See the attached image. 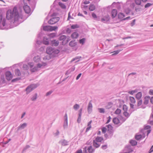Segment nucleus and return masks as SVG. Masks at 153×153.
Returning <instances> with one entry per match:
<instances>
[{
    "mask_svg": "<svg viewBox=\"0 0 153 153\" xmlns=\"http://www.w3.org/2000/svg\"><path fill=\"white\" fill-rule=\"evenodd\" d=\"M7 20L0 14V29L7 30L18 25L23 21L22 11L15 6L12 11L8 10L6 13Z\"/></svg>",
    "mask_w": 153,
    "mask_h": 153,
    "instance_id": "nucleus-1",
    "label": "nucleus"
},
{
    "mask_svg": "<svg viewBox=\"0 0 153 153\" xmlns=\"http://www.w3.org/2000/svg\"><path fill=\"white\" fill-rule=\"evenodd\" d=\"M28 65L30 68L31 71L33 72L39 70V69L43 65L38 63L37 64V66H34L33 62H29L28 63Z\"/></svg>",
    "mask_w": 153,
    "mask_h": 153,
    "instance_id": "nucleus-2",
    "label": "nucleus"
},
{
    "mask_svg": "<svg viewBox=\"0 0 153 153\" xmlns=\"http://www.w3.org/2000/svg\"><path fill=\"white\" fill-rule=\"evenodd\" d=\"M56 13H53L51 15L52 18L48 22L49 24L53 25L57 22L59 20V18L56 16Z\"/></svg>",
    "mask_w": 153,
    "mask_h": 153,
    "instance_id": "nucleus-3",
    "label": "nucleus"
},
{
    "mask_svg": "<svg viewBox=\"0 0 153 153\" xmlns=\"http://www.w3.org/2000/svg\"><path fill=\"white\" fill-rule=\"evenodd\" d=\"M46 53L49 54H52L58 53L59 51L58 50H55L54 48L51 47H48L46 49Z\"/></svg>",
    "mask_w": 153,
    "mask_h": 153,
    "instance_id": "nucleus-4",
    "label": "nucleus"
},
{
    "mask_svg": "<svg viewBox=\"0 0 153 153\" xmlns=\"http://www.w3.org/2000/svg\"><path fill=\"white\" fill-rule=\"evenodd\" d=\"M37 86L36 84H32L28 86L26 88V93L28 94L36 88Z\"/></svg>",
    "mask_w": 153,
    "mask_h": 153,
    "instance_id": "nucleus-5",
    "label": "nucleus"
},
{
    "mask_svg": "<svg viewBox=\"0 0 153 153\" xmlns=\"http://www.w3.org/2000/svg\"><path fill=\"white\" fill-rule=\"evenodd\" d=\"M106 127L108 128V133L109 134V135L108 137V138H111L113 135V132L112 131V127L111 125H107Z\"/></svg>",
    "mask_w": 153,
    "mask_h": 153,
    "instance_id": "nucleus-6",
    "label": "nucleus"
},
{
    "mask_svg": "<svg viewBox=\"0 0 153 153\" xmlns=\"http://www.w3.org/2000/svg\"><path fill=\"white\" fill-rule=\"evenodd\" d=\"M59 44V42L58 40L55 39L51 40L49 42V45L55 47L57 46Z\"/></svg>",
    "mask_w": 153,
    "mask_h": 153,
    "instance_id": "nucleus-7",
    "label": "nucleus"
},
{
    "mask_svg": "<svg viewBox=\"0 0 153 153\" xmlns=\"http://www.w3.org/2000/svg\"><path fill=\"white\" fill-rule=\"evenodd\" d=\"M68 126V117L67 113H65L64 116V122L63 124V127L65 129L67 128Z\"/></svg>",
    "mask_w": 153,
    "mask_h": 153,
    "instance_id": "nucleus-8",
    "label": "nucleus"
},
{
    "mask_svg": "<svg viewBox=\"0 0 153 153\" xmlns=\"http://www.w3.org/2000/svg\"><path fill=\"white\" fill-rule=\"evenodd\" d=\"M6 79L8 81L10 80L12 78V75L10 72L7 71L5 73Z\"/></svg>",
    "mask_w": 153,
    "mask_h": 153,
    "instance_id": "nucleus-9",
    "label": "nucleus"
},
{
    "mask_svg": "<svg viewBox=\"0 0 153 153\" xmlns=\"http://www.w3.org/2000/svg\"><path fill=\"white\" fill-rule=\"evenodd\" d=\"M110 19V17L108 15H107L104 16L101 19V21L102 22L106 23L109 21Z\"/></svg>",
    "mask_w": 153,
    "mask_h": 153,
    "instance_id": "nucleus-10",
    "label": "nucleus"
},
{
    "mask_svg": "<svg viewBox=\"0 0 153 153\" xmlns=\"http://www.w3.org/2000/svg\"><path fill=\"white\" fill-rule=\"evenodd\" d=\"M24 10L25 12L27 13H29L30 11V9L29 6L27 4H25L23 7Z\"/></svg>",
    "mask_w": 153,
    "mask_h": 153,
    "instance_id": "nucleus-11",
    "label": "nucleus"
},
{
    "mask_svg": "<svg viewBox=\"0 0 153 153\" xmlns=\"http://www.w3.org/2000/svg\"><path fill=\"white\" fill-rule=\"evenodd\" d=\"M27 124L26 123H24L22 124H20V125L17 128V131H19L21 130L24 129L27 126Z\"/></svg>",
    "mask_w": 153,
    "mask_h": 153,
    "instance_id": "nucleus-12",
    "label": "nucleus"
},
{
    "mask_svg": "<svg viewBox=\"0 0 153 153\" xmlns=\"http://www.w3.org/2000/svg\"><path fill=\"white\" fill-rule=\"evenodd\" d=\"M92 105L90 101L89 102L88 107V113L90 114L92 111Z\"/></svg>",
    "mask_w": 153,
    "mask_h": 153,
    "instance_id": "nucleus-13",
    "label": "nucleus"
},
{
    "mask_svg": "<svg viewBox=\"0 0 153 153\" xmlns=\"http://www.w3.org/2000/svg\"><path fill=\"white\" fill-rule=\"evenodd\" d=\"M50 41L47 37H44L43 39V43L45 45H47L49 44Z\"/></svg>",
    "mask_w": 153,
    "mask_h": 153,
    "instance_id": "nucleus-14",
    "label": "nucleus"
},
{
    "mask_svg": "<svg viewBox=\"0 0 153 153\" xmlns=\"http://www.w3.org/2000/svg\"><path fill=\"white\" fill-rule=\"evenodd\" d=\"M59 143L63 146H65L68 145V142L64 139L61 140Z\"/></svg>",
    "mask_w": 153,
    "mask_h": 153,
    "instance_id": "nucleus-15",
    "label": "nucleus"
},
{
    "mask_svg": "<svg viewBox=\"0 0 153 153\" xmlns=\"http://www.w3.org/2000/svg\"><path fill=\"white\" fill-rule=\"evenodd\" d=\"M117 13V11L116 9H113L111 12V16L113 18H114Z\"/></svg>",
    "mask_w": 153,
    "mask_h": 153,
    "instance_id": "nucleus-16",
    "label": "nucleus"
},
{
    "mask_svg": "<svg viewBox=\"0 0 153 153\" xmlns=\"http://www.w3.org/2000/svg\"><path fill=\"white\" fill-rule=\"evenodd\" d=\"M103 139L102 137H97L95 140H94L95 141L97 142H98L99 143H101V142L103 141Z\"/></svg>",
    "mask_w": 153,
    "mask_h": 153,
    "instance_id": "nucleus-17",
    "label": "nucleus"
},
{
    "mask_svg": "<svg viewBox=\"0 0 153 153\" xmlns=\"http://www.w3.org/2000/svg\"><path fill=\"white\" fill-rule=\"evenodd\" d=\"M100 144L101 143L95 141L94 140H93V145L94 147L97 148L100 146Z\"/></svg>",
    "mask_w": 153,
    "mask_h": 153,
    "instance_id": "nucleus-18",
    "label": "nucleus"
},
{
    "mask_svg": "<svg viewBox=\"0 0 153 153\" xmlns=\"http://www.w3.org/2000/svg\"><path fill=\"white\" fill-rule=\"evenodd\" d=\"M33 60L35 62H39L41 60L40 57L39 56H36L33 58Z\"/></svg>",
    "mask_w": 153,
    "mask_h": 153,
    "instance_id": "nucleus-19",
    "label": "nucleus"
},
{
    "mask_svg": "<svg viewBox=\"0 0 153 153\" xmlns=\"http://www.w3.org/2000/svg\"><path fill=\"white\" fill-rule=\"evenodd\" d=\"M142 96V94L141 92H139L136 95V98L138 100L140 99Z\"/></svg>",
    "mask_w": 153,
    "mask_h": 153,
    "instance_id": "nucleus-20",
    "label": "nucleus"
},
{
    "mask_svg": "<svg viewBox=\"0 0 153 153\" xmlns=\"http://www.w3.org/2000/svg\"><path fill=\"white\" fill-rule=\"evenodd\" d=\"M113 122L116 124H117L120 123L119 120L117 117H114L113 119Z\"/></svg>",
    "mask_w": 153,
    "mask_h": 153,
    "instance_id": "nucleus-21",
    "label": "nucleus"
},
{
    "mask_svg": "<svg viewBox=\"0 0 153 153\" xmlns=\"http://www.w3.org/2000/svg\"><path fill=\"white\" fill-rule=\"evenodd\" d=\"M77 44V43L75 41H71L69 43V45L71 47L75 46Z\"/></svg>",
    "mask_w": 153,
    "mask_h": 153,
    "instance_id": "nucleus-22",
    "label": "nucleus"
},
{
    "mask_svg": "<svg viewBox=\"0 0 153 153\" xmlns=\"http://www.w3.org/2000/svg\"><path fill=\"white\" fill-rule=\"evenodd\" d=\"M79 34L76 32L73 33L71 35V37L73 38L76 39L78 37Z\"/></svg>",
    "mask_w": 153,
    "mask_h": 153,
    "instance_id": "nucleus-23",
    "label": "nucleus"
},
{
    "mask_svg": "<svg viewBox=\"0 0 153 153\" xmlns=\"http://www.w3.org/2000/svg\"><path fill=\"white\" fill-rule=\"evenodd\" d=\"M15 75L17 76H19L21 75V72L19 69H17L15 70Z\"/></svg>",
    "mask_w": 153,
    "mask_h": 153,
    "instance_id": "nucleus-24",
    "label": "nucleus"
},
{
    "mask_svg": "<svg viewBox=\"0 0 153 153\" xmlns=\"http://www.w3.org/2000/svg\"><path fill=\"white\" fill-rule=\"evenodd\" d=\"M66 39V37L65 35H62L59 37V40L64 41Z\"/></svg>",
    "mask_w": 153,
    "mask_h": 153,
    "instance_id": "nucleus-25",
    "label": "nucleus"
},
{
    "mask_svg": "<svg viewBox=\"0 0 153 153\" xmlns=\"http://www.w3.org/2000/svg\"><path fill=\"white\" fill-rule=\"evenodd\" d=\"M87 150L89 153H92L94 151V150L92 148L91 146H90L87 148Z\"/></svg>",
    "mask_w": 153,
    "mask_h": 153,
    "instance_id": "nucleus-26",
    "label": "nucleus"
},
{
    "mask_svg": "<svg viewBox=\"0 0 153 153\" xmlns=\"http://www.w3.org/2000/svg\"><path fill=\"white\" fill-rule=\"evenodd\" d=\"M91 122H92V121L91 120L88 123V127L86 129V131H88L91 128Z\"/></svg>",
    "mask_w": 153,
    "mask_h": 153,
    "instance_id": "nucleus-27",
    "label": "nucleus"
},
{
    "mask_svg": "<svg viewBox=\"0 0 153 153\" xmlns=\"http://www.w3.org/2000/svg\"><path fill=\"white\" fill-rule=\"evenodd\" d=\"M89 8L90 10L91 11H92L95 10V7L94 5L91 4L90 5Z\"/></svg>",
    "mask_w": 153,
    "mask_h": 153,
    "instance_id": "nucleus-28",
    "label": "nucleus"
},
{
    "mask_svg": "<svg viewBox=\"0 0 153 153\" xmlns=\"http://www.w3.org/2000/svg\"><path fill=\"white\" fill-rule=\"evenodd\" d=\"M125 17L124 15L122 13H120L118 14V18L120 19H123Z\"/></svg>",
    "mask_w": 153,
    "mask_h": 153,
    "instance_id": "nucleus-29",
    "label": "nucleus"
},
{
    "mask_svg": "<svg viewBox=\"0 0 153 153\" xmlns=\"http://www.w3.org/2000/svg\"><path fill=\"white\" fill-rule=\"evenodd\" d=\"M43 29L45 31H50V26H43Z\"/></svg>",
    "mask_w": 153,
    "mask_h": 153,
    "instance_id": "nucleus-30",
    "label": "nucleus"
},
{
    "mask_svg": "<svg viewBox=\"0 0 153 153\" xmlns=\"http://www.w3.org/2000/svg\"><path fill=\"white\" fill-rule=\"evenodd\" d=\"M129 99L131 102L132 104H134L135 103L136 101L135 98L133 97H130Z\"/></svg>",
    "mask_w": 153,
    "mask_h": 153,
    "instance_id": "nucleus-31",
    "label": "nucleus"
},
{
    "mask_svg": "<svg viewBox=\"0 0 153 153\" xmlns=\"http://www.w3.org/2000/svg\"><path fill=\"white\" fill-rule=\"evenodd\" d=\"M130 143L132 146H135L137 145V142L135 140H131L130 141Z\"/></svg>",
    "mask_w": 153,
    "mask_h": 153,
    "instance_id": "nucleus-32",
    "label": "nucleus"
},
{
    "mask_svg": "<svg viewBox=\"0 0 153 153\" xmlns=\"http://www.w3.org/2000/svg\"><path fill=\"white\" fill-rule=\"evenodd\" d=\"M113 104V103L111 102H108V103L107 105H106L105 106L106 108L107 109L110 108L112 107Z\"/></svg>",
    "mask_w": 153,
    "mask_h": 153,
    "instance_id": "nucleus-33",
    "label": "nucleus"
},
{
    "mask_svg": "<svg viewBox=\"0 0 153 153\" xmlns=\"http://www.w3.org/2000/svg\"><path fill=\"white\" fill-rule=\"evenodd\" d=\"M123 50V49L121 48L119 50L114 51L113 52V53L112 54V56H114L118 54L120 52L122 51Z\"/></svg>",
    "mask_w": 153,
    "mask_h": 153,
    "instance_id": "nucleus-34",
    "label": "nucleus"
},
{
    "mask_svg": "<svg viewBox=\"0 0 153 153\" xmlns=\"http://www.w3.org/2000/svg\"><path fill=\"white\" fill-rule=\"evenodd\" d=\"M142 104V101L141 100H140L137 102V106L138 107V108L142 107L141 106Z\"/></svg>",
    "mask_w": 153,
    "mask_h": 153,
    "instance_id": "nucleus-35",
    "label": "nucleus"
},
{
    "mask_svg": "<svg viewBox=\"0 0 153 153\" xmlns=\"http://www.w3.org/2000/svg\"><path fill=\"white\" fill-rule=\"evenodd\" d=\"M58 27L57 26H50V31H52L53 30H56L57 29Z\"/></svg>",
    "mask_w": 153,
    "mask_h": 153,
    "instance_id": "nucleus-36",
    "label": "nucleus"
},
{
    "mask_svg": "<svg viewBox=\"0 0 153 153\" xmlns=\"http://www.w3.org/2000/svg\"><path fill=\"white\" fill-rule=\"evenodd\" d=\"M59 5L62 9H65L66 8V6L65 5L61 2H59Z\"/></svg>",
    "mask_w": 153,
    "mask_h": 153,
    "instance_id": "nucleus-37",
    "label": "nucleus"
},
{
    "mask_svg": "<svg viewBox=\"0 0 153 153\" xmlns=\"http://www.w3.org/2000/svg\"><path fill=\"white\" fill-rule=\"evenodd\" d=\"M79 105L77 104H75L73 106V108L76 111L79 108Z\"/></svg>",
    "mask_w": 153,
    "mask_h": 153,
    "instance_id": "nucleus-38",
    "label": "nucleus"
},
{
    "mask_svg": "<svg viewBox=\"0 0 153 153\" xmlns=\"http://www.w3.org/2000/svg\"><path fill=\"white\" fill-rule=\"evenodd\" d=\"M81 57L76 56L75 58H73L71 61V62H73L74 61L76 60V62H78L79 61V59L81 58Z\"/></svg>",
    "mask_w": 153,
    "mask_h": 153,
    "instance_id": "nucleus-39",
    "label": "nucleus"
},
{
    "mask_svg": "<svg viewBox=\"0 0 153 153\" xmlns=\"http://www.w3.org/2000/svg\"><path fill=\"white\" fill-rule=\"evenodd\" d=\"M23 68L24 70H27L29 69V66L26 64H24L23 65Z\"/></svg>",
    "mask_w": 153,
    "mask_h": 153,
    "instance_id": "nucleus-40",
    "label": "nucleus"
},
{
    "mask_svg": "<svg viewBox=\"0 0 153 153\" xmlns=\"http://www.w3.org/2000/svg\"><path fill=\"white\" fill-rule=\"evenodd\" d=\"M148 123L152 125H153V118L150 117L149 120L148 121Z\"/></svg>",
    "mask_w": 153,
    "mask_h": 153,
    "instance_id": "nucleus-41",
    "label": "nucleus"
},
{
    "mask_svg": "<svg viewBox=\"0 0 153 153\" xmlns=\"http://www.w3.org/2000/svg\"><path fill=\"white\" fill-rule=\"evenodd\" d=\"M56 33H52L50 34L49 36L50 37L53 38L56 36Z\"/></svg>",
    "mask_w": 153,
    "mask_h": 153,
    "instance_id": "nucleus-42",
    "label": "nucleus"
},
{
    "mask_svg": "<svg viewBox=\"0 0 153 153\" xmlns=\"http://www.w3.org/2000/svg\"><path fill=\"white\" fill-rule=\"evenodd\" d=\"M92 16L94 19L96 20H99L97 18V16L95 13H93L92 14Z\"/></svg>",
    "mask_w": 153,
    "mask_h": 153,
    "instance_id": "nucleus-43",
    "label": "nucleus"
},
{
    "mask_svg": "<svg viewBox=\"0 0 153 153\" xmlns=\"http://www.w3.org/2000/svg\"><path fill=\"white\" fill-rule=\"evenodd\" d=\"M142 137V136L141 134L137 135L135 136V138L137 140H140Z\"/></svg>",
    "mask_w": 153,
    "mask_h": 153,
    "instance_id": "nucleus-44",
    "label": "nucleus"
},
{
    "mask_svg": "<svg viewBox=\"0 0 153 153\" xmlns=\"http://www.w3.org/2000/svg\"><path fill=\"white\" fill-rule=\"evenodd\" d=\"M121 112L120 109L117 108L114 112V114H119Z\"/></svg>",
    "mask_w": 153,
    "mask_h": 153,
    "instance_id": "nucleus-45",
    "label": "nucleus"
},
{
    "mask_svg": "<svg viewBox=\"0 0 153 153\" xmlns=\"http://www.w3.org/2000/svg\"><path fill=\"white\" fill-rule=\"evenodd\" d=\"M98 110L101 113H104L105 112V109L103 108H99Z\"/></svg>",
    "mask_w": 153,
    "mask_h": 153,
    "instance_id": "nucleus-46",
    "label": "nucleus"
},
{
    "mask_svg": "<svg viewBox=\"0 0 153 153\" xmlns=\"http://www.w3.org/2000/svg\"><path fill=\"white\" fill-rule=\"evenodd\" d=\"M123 115L127 118H128L130 116V114L127 112L126 111H125L123 113Z\"/></svg>",
    "mask_w": 153,
    "mask_h": 153,
    "instance_id": "nucleus-47",
    "label": "nucleus"
},
{
    "mask_svg": "<svg viewBox=\"0 0 153 153\" xmlns=\"http://www.w3.org/2000/svg\"><path fill=\"white\" fill-rule=\"evenodd\" d=\"M135 2L136 4L140 5L141 4V0H135Z\"/></svg>",
    "mask_w": 153,
    "mask_h": 153,
    "instance_id": "nucleus-48",
    "label": "nucleus"
},
{
    "mask_svg": "<svg viewBox=\"0 0 153 153\" xmlns=\"http://www.w3.org/2000/svg\"><path fill=\"white\" fill-rule=\"evenodd\" d=\"M151 128V126H145L144 129H143L142 131H145L148 129H150Z\"/></svg>",
    "mask_w": 153,
    "mask_h": 153,
    "instance_id": "nucleus-49",
    "label": "nucleus"
},
{
    "mask_svg": "<svg viewBox=\"0 0 153 153\" xmlns=\"http://www.w3.org/2000/svg\"><path fill=\"white\" fill-rule=\"evenodd\" d=\"M152 4L150 3H147L145 5V8H148L152 5Z\"/></svg>",
    "mask_w": 153,
    "mask_h": 153,
    "instance_id": "nucleus-50",
    "label": "nucleus"
},
{
    "mask_svg": "<svg viewBox=\"0 0 153 153\" xmlns=\"http://www.w3.org/2000/svg\"><path fill=\"white\" fill-rule=\"evenodd\" d=\"M85 38H82L79 40V43L82 44H83L85 43Z\"/></svg>",
    "mask_w": 153,
    "mask_h": 153,
    "instance_id": "nucleus-51",
    "label": "nucleus"
},
{
    "mask_svg": "<svg viewBox=\"0 0 153 153\" xmlns=\"http://www.w3.org/2000/svg\"><path fill=\"white\" fill-rule=\"evenodd\" d=\"M123 110L125 111H126L127 110L128 107L125 105H124L123 106Z\"/></svg>",
    "mask_w": 153,
    "mask_h": 153,
    "instance_id": "nucleus-52",
    "label": "nucleus"
},
{
    "mask_svg": "<svg viewBox=\"0 0 153 153\" xmlns=\"http://www.w3.org/2000/svg\"><path fill=\"white\" fill-rule=\"evenodd\" d=\"M37 98V94H35L34 95H33L32 98H31V100L32 101H35L36 100Z\"/></svg>",
    "mask_w": 153,
    "mask_h": 153,
    "instance_id": "nucleus-53",
    "label": "nucleus"
},
{
    "mask_svg": "<svg viewBox=\"0 0 153 153\" xmlns=\"http://www.w3.org/2000/svg\"><path fill=\"white\" fill-rule=\"evenodd\" d=\"M30 147V146L29 145H26L23 149L22 150V152H25L26 150L27 149L29 148Z\"/></svg>",
    "mask_w": 153,
    "mask_h": 153,
    "instance_id": "nucleus-54",
    "label": "nucleus"
},
{
    "mask_svg": "<svg viewBox=\"0 0 153 153\" xmlns=\"http://www.w3.org/2000/svg\"><path fill=\"white\" fill-rule=\"evenodd\" d=\"M107 130V128L106 127H103L102 129V133H105L106 132Z\"/></svg>",
    "mask_w": 153,
    "mask_h": 153,
    "instance_id": "nucleus-55",
    "label": "nucleus"
},
{
    "mask_svg": "<svg viewBox=\"0 0 153 153\" xmlns=\"http://www.w3.org/2000/svg\"><path fill=\"white\" fill-rule=\"evenodd\" d=\"M53 92V91L52 90H51V91H49L48 92H47L46 93V96H47L49 95H51Z\"/></svg>",
    "mask_w": 153,
    "mask_h": 153,
    "instance_id": "nucleus-56",
    "label": "nucleus"
},
{
    "mask_svg": "<svg viewBox=\"0 0 153 153\" xmlns=\"http://www.w3.org/2000/svg\"><path fill=\"white\" fill-rule=\"evenodd\" d=\"M103 149H105L107 148V145H102L101 147Z\"/></svg>",
    "mask_w": 153,
    "mask_h": 153,
    "instance_id": "nucleus-57",
    "label": "nucleus"
},
{
    "mask_svg": "<svg viewBox=\"0 0 153 153\" xmlns=\"http://www.w3.org/2000/svg\"><path fill=\"white\" fill-rule=\"evenodd\" d=\"M151 130H146L145 131H143L144 133L147 132V134L148 136V134L150 133Z\"/></svg>",
    "mask_w": 153,
    "mask_h": 153,
    "instance_id": "nucleus-58",
    "label": "nucleus"
},
{
    "mask_svg": "<svg viewBox=\"0 0 153 153\" xmlns=\"http://www.w3.org/2000/svg\"><path fill=\"white\" fill-rule=\"evenodd\" d=\"M1 79L3 83H4L5 81V78L3 75H1Z\"/></svg>",
    "mask_w": 153,
    "mask_h": 153,
    "instance_id": "nucleus-59",
    "label": "nucleus"
},
{
    "mask_svg": "<svg viewBox=\"0 0 153 153\" xmlns=\"http://www.w3.org/2000/svg\"><path fill=\"white\" fill-rule=\"evenodd\" d=\"M107 119H108V120H107V122H106V123H108L109 122H110V121L111 120V117L110 116H109L107 118Z\"/></svg>",
    "mask_w": 153,
    "mask_h": 153,
    "instance_id": "nucleus-60",
    "label": "nucleus"
},
{
    "mask_svg": "<svg viewBox=\"0 0 153 153\" xmlns=\"http://www.w3.org/2000/svg\"><path fill=\"white\" fill-rule=\"evenodd\" d=\"M75 69V67L74 66H73L71 67L69 70V71L70 72L74 71Z\"/></svg>",
    "mask_w": 153,
    "mask_h": 153,
    "instance_id": "nucleus-61",
    "label": "nucleus"
},
{
    "mask_svg": "<svg viewBox=\"0 0 153 153\" xmlns=\"http://www.w3.org/2000/svg\"><path fill=\"white\" fill-rule=\"evenodd\" d=\"M135 19H134L132 21V22H131V26H134V25L135 24Z\"/></svg>",
    "mask_w": 153,
    "mask_h": 153,
    "instance_id": "nucleus-62",
    "label": "nucleus"
},
{
    "mask_svg": "<svg viewBox=\"0 0 153 153\" xmlns=\"http://www.w3.org/2000/svg\"><path fill=\"white\" fill-rule=\"evenodd\" d=\"M149 102V100L147 99H145L144 101V104L146 105L148 104Z\"/></svg>",
    "mask_w": 153,
    "mask_h": 153,
    "instance_id": "nucleus-63",
    "label": "nucleus"
},
{
    "mask_svg": "<svg viewBox=\"0 0 153 153\" xmlns=\"http://www.w3.org/2000/svg\"><path fill=\"white\" fill-rule=\"evenodd\" d=\"M153 152V145L151 147V149H150L149 152V153H151V152Z\"/></svg>",
    "mask_w": 153,
    "mask_h": 153,
    "instance_id": "nucleus-64",
    "label": "nucleus"
}]
</instances>
